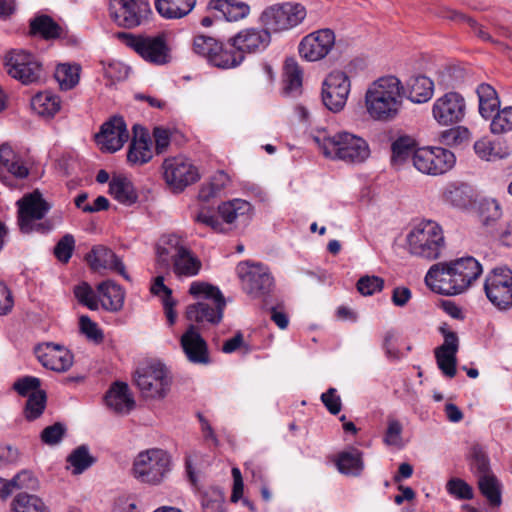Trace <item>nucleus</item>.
I'll return each mask as SVG.
<instances>
[{"label":"nucleus","instance_id":"obj_46","mask_svg":"<svg viewBox=\"0 0 512 512\" xmlns=\"http://www.w3.org/2000/svg\"><path fill=\"white\" fill-rule=\"evenodd\" d=\"M466 72L457 66L445 67L437 72V84L443 89L455 88L465 80Z\"/></svg>","mask_w":512,"mask_h":512},{"label":"nucleus","instance_id":"obj_2","mask_svg":"<svg viewBox=\"0 0 512 512\" xmlns=\"http://www.w3.org/2000/svg\"><path fill=\"white\" fill-rule=\"evenodd\" d=\"M155 266L158 271H173L182 278L196 276L202 263L179 235L166 234L156 245Z\"/></svg>","mask_w":512,"mask_h":512},{"label":"nucleus","instance_id":"obj_24","mask_svg":"<svg viewBox=\"0 0 512 512\" xmlns=\"http://www.w3.org/2000/svg\"><path fill=\"white\" fill-rule=\"evenodd\" d=\"M271 42V34L262 28H246L229 39L233 48L243 53H257L265 50Z\"/></svg>","mask_w":512,"mask_h":512},{"label":"nucleus","instance_id":"obj_1","mask_svg":"<svg viewBox=\"0 0 512 512\" xmlns=\"http://www.w3.org/2000/svg\"><path fill=\"white\" fill-rule=\"evenodd\" d=\"M481 274V264L468 256L432 265L425 276V283L438 294L457 295L464 292Z\"/></svg>","mask_w":512,"mask_h":512},{"label":"nucleus","instance_id":"obj_23","mask_svg":"<svg viewBox=\"0 0 512 512\" xmlns=\"http://www.w3.org/2000/svg\"><path fill=\"white\" fill-rule=\"evenodd\" d=\"M35 354L40 363L47 369L64 372L73 364L72 353L59 344L44 343L35 348Z\"/></svg>","mask_w":512,"mask_h":512},{"label":"nucleus","instance_id":"obj_57","mask_svg":"<svg viewBox=\"0 0 512 512\" xmlns=\"http://www.w3.org/2000/svg\"><path fill=\"white\" fill-rule=\"evenodd\" d=\"M456 354L457 353L435 351V357L439 369L449 378H453L456 375Z\"/></svg>","mask_w":512,"mask_h":512},{"label":"nucleus","instance_id":"obj_25","mask_svg":"<svg viewBox=\"0 0 512 512\" xmlns=\"http://www.w3.org/2000/svg\"><path fill=\"white\" fill-rule=\"evenodd\" d=\"M180 343L189 362L204 365L210 362L207 343L195 325L188 326L186 332L181 336Z\"/></svg>","mask_w":512,"mask_h":512},{"label":"nucleus","instance_id":"obj_15","mask_svg":"<svg viewBox=\"0 0 512 512\" xmlns=\"http://www.w3.org/2000/svg\"><path fill=\"white\" fill-rule=\"evenodd\" d=\"M7 73L23 84L34 83L41 77L42 67L34 55L24 50H12L5 56Z\"/></svg>","mask_w":512,"mask_h":512},{"label":"nucleus","instance_id":"obj_37","mask_svg":"<svg viewBox=\"0 0 512 512\" xmlns=\"http://www.w3.org/2000/svg\"><path fill=\"white\" fill-rule=\"evenodd\" d=\"M35 113L45 118H52L61 108L60 98L48 91L40 92L31 99Z\"/></svg>","mask_w":512,"mask_h":512},{"label":"nucleus","instance_id":"obj_26","mask_svg":"<svg viewBox=\"0 0 512 512\" xmlns=\"http://www.w3.org/2000/svg\"><path fill=\"white\" fill-rule=\"evenodd\" d=\"M28 174L29 170L22 160V157L16 153L9 144L3 143L0 146V180L4 184L11 185L8 175L23 179L26 178Z\"/></svg>","mask_w":512,"mask_h":512},{"label":"nucleus","instance_id":"obj_50","mask_svg":"<svg viewBox=\"0 0 512 512\" xmlns=\"http://www.w3.org/2000/svg\"><path fill=\"white\" fill-rule=\"evenodd\" d=\"M402 433H403L402 423L398 419H396L392 416H388L387 428L385 430L384 437H383L384 444L387 446L402 448L403 447Z\"/></svg>","mask_w":512,"mask_h":512},{"label":"nucleus","instance_id":"obj_58","mask_svg":"<svg viewBox=\"0 0 512 512\" xmlns=\"http://www.w3.org/2000/svg\"><path fill=\"white\" fill-rule=\"evenodd\" d=\"M65 433V425L60 422H57L43 429L40 438L44 444L54 446L62 441Z\"/></svg>","mask_w":512,"mask_h":512},{"label":"nucleus","instance_id":"obj_59","mask_svg":"<svg viewBox=\"0 0 512 512\" xmlns=\"http://www.w3.org/2000/svg\"><path fill=\"white\" fill-rule=\"evenodd\" d=\"M75 248V239L71 234L64 235L54 247L55 257L63 263H67Z\"/></svg>","mask_w":512,"mask_h":512},{"label":"nucleus","instance_id":"obj_4","mask_svg":"<svg viewBox=\"0 0 512 512\" xmlns=\"http://www.w3.org/2000/svg\"><path fill=\"white\" fill-rule=\"evenodd\" d=\"M312 139L325 157L339 159L347 163H362L370 154L367 142L348 132L328 135L326 131H319L313 135Z\"/></svg>","mask_w":512,"mask_h":512},{"label":"nucleus","instance_id":"obj_39","mask_svg":"<svg viewBox=\"0 0 512 512\" xmlns=\"http://www.w3.org/2000/svg\"><path fill=\"white\" fill-rule=\"evenodd\" d=\"M336 465L341 473L358 476L364 468L362 452L356 448L343 451L339 453Z\"/></svg>","mask_w":512,"mask_h":512},{"label":"nucleus","instance_id":"obj_12","mask_svg":"<svg viewBox=\"0 0 512 512\" xmlns=\"http://www.w3.org/2000/svg\"><path fill=\"white\" fill-rule=\"evenodd\" d=\"M237 273L244 291L254 298L269 294L273 288L274 279L269 269L260 263L242 262L237 266Z\"/></svg>","mask_w":512,"mask_h":512},{"label":"nucleus","instance_id":"obj_62","mask_svg":"<svg viewBox=\"0 0 512 512\" xmlns=\"http://www.w3.org/2000/svg\"><path fill=\"white\" fill-rule=\"evenodd\" d=\"M39 387L40 380L32 376L20 378L13 384L14 390L17 391L19 395L28 397L33 392L41 391Z\"/></svg>","mask_w":512,"mask_h":512},{"label":"nucleus","instance_id":"obj_13","mask_svg":"<svg viewBox=\"0 0 512 512\" xmlns=\"http://www.w3.org/2000/svg\"><path fill=\"white\" fill-rule=\"evenodd\" d=\"M455 164L454 154L442 147L420 148L414 153L413 165L421 173L440 175L449 171Z\"/></svg>","mask_w":512,"mask_h":512},{"label":"nucleus","instance_id":"obj_51","mask_svg":"<svg viewBox=\"0 0 512 512\" xmlns=\"http://www.w3.org/2000/svg\"><path fill=\"white\" fill-rule=\"evenodd\" d=\"M491 132L501 134L512 130V106L498 109L496 114L492 116L490 124Z\"/></svg>","mask_w":512,"mask_h":512},{"label":"nucleus","instance_id":"obj_28","mask_svg":"<svg viewBox=\"0 0 512 512\" xmlns=\"http://www.w3.org/2000/svg\"><path fill=\"white\" fill-rule=\"evenodd\" d=\"M109 12L115 23L125 28L136 27L141 22L139 8L134 0H110Z\"/></svg>","mask_w":512,"mask_h":512},{"label":"nucleus","instance_id":"obj_14","mask_svg":"<svg viewBox=\"0 0 512 512\" xmlns=\"http://www.w3.org/2000/svg\"><path fill=\"white\" fill-rule=\"evenodd\" d=\"M122 36L127 39V45L145 61L155 65H165L170 62V50L163 35L151 37L122 34Z\"/></svg>","mask_w":512,"mask_h":512},{"label":"nucleus","instance_id":"obj_56","mask_svg":"<svg viewBox=\"0 0 512 512\" xmlns=\"http://www.w3.org/2000/svg\"><path fill=\"white\" fill-rule=\"evenodd\" d=\"M357 290L360 294L364 296L373 295L376 292L382 291L384 287V280L378 276H362L357 281Z\"/></svg>","mask_w":512,"mask_h":512},{"label":"nucleus","instance_id":"obj_16","mask_svg":"<svg viewBox=\"0 0 512 512\" xmlns=\"http://www.w3.org/2000/svg\"><path fill=\"white\" fill-rule=\"evenodd\" d=\"M466 113L465 98L457 92H447L437 98L432 106L434 119L444 126L461 122Z\"/></svg>","mask_w":512,"mask_h":512},{"label":"nucleus","instance_id":"obj_41","mask_svg":"<svg viewBox=\"0 0 512 512\" xmlns=\"http://www.w3.org/2000/svg\"><path fill=\"white\" fill-rule=\"evenodd\" d=\"M96 459L90 454L86 445L76 447L67 457V469L72 468L73 475L82 474L89 469Z\"/></svg>","mask_w":512,"mask_h":512},{"label":"nucleus","instance_id":"obj_3","mask_svg":"<svg viewBox=\"0 0 512 512\" xmlns=\"http://www.w3.org/2000/svg\"><path fill=\"white\" fill-rule=\"evenodd\" d=\"M404 86L395 76L381 77L366 91L365 106L369 116L377 121H391L402 107Z\"/></svg>","mask_w":512,"mask_h":512},{"label":"nucleus","instance_id":"obj_32","mask_svg":"<svg viewBox=\"0 0 512 512\" xmlns=\"http://www.w3.org/2000/svg\"><path fill=\"white\" fill-rule=\"evenodd\" d=\"M434 92V82L424 75L411 76L404 86L403 94L413 103H425L429 101Z\"/></svg>","mask_w":512,"mask_h":512},{"label":"nucleus","instance_id":"obj_40","mask_svg":"<svg viewBox=\"0 0 512 512\" xmlns=\"http://www.w3.org/2000/svg\"><path fill=\"white\" fill-rule=\"evenodd\" d=\"M244 58L243 53L237 48H233L229 42L228 47H223L220 43V49L216 51L210 63L219 68L229 69L240 65Z\"/></svg>","mask_w":512,"mask_h":512},{"label":"nucleus","instance_id":"obj_54","mask_svg":"<svg viewBox=\"0 0 512 512\" xmlns=\"http://www.w3.org/2000/svg\"><path fill=\"white\" fill-rule=\"evenodd\" d=\"M74 295L82 305L87 306L90 310H98V295L88 283L82 282L75 286Z\"/></svg>","mask_w":512,"mask_h":512},{"label":"nucleus","instance_id":"obj_33","mask_svg":"<svg viewBox=\"0 0 512 512\" xmlns=\"http://www.w3.org/2000/svg\"><path fill=\"white\" fill-rule=\"evenodd\" d=\"M196 5V0H155L159 15L168 20L182 19L189 15Z\"/></svg>","mask_w":512,"mask_h":512},{"label":"nucleus","instance_id":"obj_43","mask_svg":"<svg viewBox=\"0 0 512 512\" xmlns=\"http://www.w3.org/2000/svg\"><path fill=\"white\" fill-rule=\"evenodd\" d=\"M393 164H402L408 158L414 157L416 149V142L410 136H401L397 138L391 145Z\"/></svg>","mask_w":512,"mask_h":512},{"label":"nucleus","instance_id":"obj_27","mask_svg":"<svg viewBox=\"0 0 512 512\" xmlns=\"http://www.w3.org/2000/svg\"><path fill=\"white\" fill-rule=\"evenodd\" d=\"M86 260L94 271L110 269L119 273L124 279L130 280V276L127 274L121 259L105 246L98 245L93 247L86 255Z\"/></svg>","mask_w":512,"mask_h":512},{"label":"nucleus","instance_id":"obj_38","mask_svg":"<svg viewBox=\"0 0 512 512\" xmlns=\"http://www.w3.org/2000/svg\"><path fill=\"white\" fill-rule=\"evenodd\" d=\"M479 100V113L483 118H490L498 111L500 101L496 90L489 84L482 83L476 90Z\"/></svg>","mask_w":512,"mask_h":512},{"label":"nucleus","instance_id":"obj_36","mask_svg":"<svg viewBox=\"0 0 512 512\" xmlns=\"http://www.w3.org/2000/svg\"><path fill=\"white\" fill-rule=\"evenodd\" d=\"M302 93V71L293 58H288L284 65L283 94L298 97Z\"/></svg>","mask_w":512,"mask_h":512},{"label":"nucleus","instance_id":"obj_21","mask_svg":"<svg viewBox=\"0 0 512 512\" xmlns=\"http://www.w3.org/2000/svg\"><path fill=\"white\" fill-rule=\"evenodd\" d=\"M335 44L334 32L328 28L305 36L299 44V53L307 61L324 58Z\"/></svg>","mask_w":512,"mask_h":512},{"label":"nucleus","instance_id":"obj_29","mask_svg":"<svg viewBox=\"0 0 512 512\" xmlns=\"http://www.w3.org/2000/svg\"><path fill=\"white\" fill-rule=\"evenodd\" d=\"M105 401L107 406L118 414H127L135 406L128 385L120 381L112 384L106 393Z\"/></svg>","mask_w":512,"mask_h":512},{"label":"nucleus","instance_id":"obj_60","mask_svg":"<svg viewBox=\"0 0 512 512\" xmlns=\"http://www.w3.org/2000/svg\"><path fill=\"white\" fill-rule=\"evenodd\" d=\"M447 490L451 495L459 499L469 500L473 498V490L465 481L455 478L447 483Z\"/></svg>","mask_w":512,"mask_h":512},{"label":"nucleus","instance_id":"obj_52","mask_svg":"<svg viewBox=\"0 0 512 512\" xmlns=\"http://www.w3.org/2000/svg\"><path fill=\"white\" fill-rule=\"evenodd\" d=\"M478 211L485 225L498 220L502 215L500 204L495 199L490 198L482 199L479 202Z\"/></svg>","mask_w":512,"mask_h":512},{"label":"nucleus","instance_id":"obj_31","mask_svg":"<svg viewBox=\"0 0 512 512\" xmlns=\"http://www.w3.org/2000/svg\"><path fill=\"white\" fill-rule=\"evenodd\" d=\"M97 292L98 301L105 310L118 312L122 309L125 292L120 285L107 280L97 286Z\"/></svg>","mask_w":512,"mask_h":512},{"label":"nucleus","instance_id":"obj_5","mask_svg":"<svg viewBox=\"0 0 512 512\" xmlns=\"http://www.w3.org/2000/svg\"><path fill=\"white\" fill-rule=\"evenodd\" d=\"M189 293L194 297H203L187 307L186 317L189 321L208 322L213 325L221 322L226 302L218 287L204 282H193Z\"/></svg>","mask_w":512,"mask_h":512},{"label":"nucleus","instance_id":"obj_44","mask_svg":"<svg viewBox=\"0 0 512 512\" xmlns=\"http://www.w3.org/2000/svg\"><path fill=\"white\" fill-rule=\"evenodd\" d=\"M478 487L491 506L498 507L501 505V484L495 475L490 474L480 477Z\"/></svg>","mask_w":512,"mask_h":512},{"label":"nucleus","instance_id":"obj_42","mask_svg":"<svg viewBox=\"0 0 512 512\" xmlns=\"http://www.w3.org/2000/svg\"><path fill=\"white\" fill-rule=\"evenodd\" d=\"M32 34H39L45 39L57 38L62 33V28L48 15H40L30 22Z\"/></svg>","mask_w":512,"mask_h":512},{"label":"nucleus","instance_id":"obj_9","mask_svg":"<svg viewBox=\"0 0 512 512\" xmlns=\"http://www.w3.org/2000/svg\"><path fill=\"white\" fill-rule=\"evenodd\" d=\"M170 470L168 454L161 449L141 452L133 464L134 476L143 483L159 484Z\"/></svg>","mask_w":512,"mask_h":512},{"label":"nucleus","instance_id":"obj_20","mask_svg":"<svg viewBox=\"0 0 512 512\" xmlns=\"http://www.w3.org/2000/svg\"><path fill=\"white\" fill-rule=\"evenodd\" d=\"M17 205L19 207L18 223L24 233L31 232L33 230L32 222L44 218L50 209L49 204L38 190L23 196L17 201Z\"/></svg>","mask_w":512,"mask_h":512},{"label":"nucleus","instance_id":"obj_45","mask_svg":"<svg viewBox=\"0 0 512 512\" xmlns=\"http://www.w3.org/2000/svg\"><path fill=\"white\" fill-rule=\"evenodd\" d=\"M14 512H48L45 503L36 495L19 493L12 503Z\"/></svg>","mask_w":512,"mask_h":512},{"label":"nucleus","instance_id":"obj_19","mask_svg":"<svg viewBox=\"0 0 512 512\" xmlns=\"http://www.w3.org/2000/svg\"><path fill=\"white\" fill-rule=\"evenodd\" d=\"M164 178L175 190H183L199 179L197 168L183 157L166 159L163 163Z\"/></svg>","mask_w":512,"mask_h":512},{"label":"nucleus","instance_id":"obj_8","mask_svg":"<svg viewBox=\"0 0 512 512\" xmlns=\"http://www.w3.org/2000/svg\"><path fill=\"white\" fill-rule=\"evenodd\" d=\"M251 210L252 206L249 202L242 199H234L218 207V212L225 223H222L215 214H212L206 208H202L195 215L194 220L210 227L215 232L228 233L231 230L230 225L240 218L247 219Z\"/></svg>","mask_w":512,"mask_h":512},{"label":"nucleus","instance_id":"obj_17","mask_svg":"<svg viewBox=\"0 0 512 512\" xmlns=\"http://www.w3.org/2000/svg\"><path fill=\"white\" fill-rule=\"evenodd\" d=\"M349 77L342 71H332L325 79L322 88V101L332 112L341 111L350 93Z\"/></svg>","mask_w":512,"mask_h":512},{"label":"nucleus","instance_id":"obj_61","mask_svg":"<svg viewBox=\"0 0 512 512\" xmlns=\"http://www.w3.org/2000/svg\"><path fill=\"white\" fill-rule=\"evenodd\" d=\"M80 330L89 340L95 343H100L103 340L102 331L88 316L80 317Z\"/></svg>","mask_w":512,"mask_h":512},{"label":"nucleus","instance_id":"obj_22","mask_svg":"<svg viewBox=\"0 0 512 512\" xmlns=\"http://www.w3.org/2000/svg\"><path fill=\"white\" fill-rule=\"evenodd\" d=\"M102 151L113 153L120 150L129 138V133L122 117L114 116L102 124L95 136Z\"/></svg>","mask_w":512,"mask_h":512},{"label":"nucleus","instance_id":"obj_63","mask_svg":"<svg viewBox=\"0 0 512 512\" xmlns=\"http://www.w3.org/2000/svg\"><path fill=\"white\" fill-rule=\"evenodd\" d=\"M439 331L444 337V342L437 347L435 351L457 353L459 348V339L455 332L449 331L446 327L441 326Z\"/></svg>","mask_w":512,"mask_h":512},{"label":"nucleus","instance_id":"obj_7","mask_svg":"<svg viewBox=\"0 0 512 512\" xmlns=\"http://www.w3.org/2000/svg\"><path fill=\"white\" fill-rule=\"evenodd\" d=\"M134 382L143 397L163 399L170 390L172 377L164 364L152 361L136 369Z\"/></svg>","mask_w":512,"mask_h":512},{"label":"nucleus","instance_id":"obj_48","mask_svg":"<svg viewBox=\"0 0 512 512\" xmlns=\"http://www.w3.org/2000/svg\"><path fill=\"white\" fill-rule=\"evenodd\" d=\"M471 468L479 479L482 476L492 474L489 459L480 445H473L470 451Z\"/></svg>","mask_w":512,"mask_h":512},{"label":"nucleus","instance_id":"obj_55","mask_svg":"<svg viewBox=\"0 0 512 512\" xmlns=\"http://www.w3.org/2000/svg\"><path fill=\"white\" fill-rule=\"evenodd\" d=\"M8 487L11 492L16 488L35 490L38 487V480L32 472L23 470L8 480Z\"/></svg>","mask_w":512,"mask_h":512},{"label":"nucleus","instance_id":"obj_53","mask_svg":"<svg viewBox=\"0 0 512 512\" xmlns=\"http://www.w3.org/2000/svg\"><path fill=\"white\" fill-rule=\"evenodd\" d=\"M46 406V393L44 391H36L29 395L25 406V415L28 420L38 418L44 411Z\"/></svg>","mask_w":512,"mask_h":512},{"label":"nucleus","instance_id":"obj_64","mask_svg":"<svg viewBox=\"0 0 512 512\" xmlns=\"http://www.w3.org/2000/svg\"><path fill=\"white\" fill-rule=\"evenodd\" d=\"M321 401L331 414L337 415L341 411V399L340 396L337 395L335 388H329L323 393L321 395Z\"/></svg>","mask_w":512,"mask_h":512},{"label":"nucleus","instance_id":"obj_30","mask_svg":"<svg viewBox=\"0 0 512 512\" xmlns=\"http://www.w3.org/2000/svg\"><path fill=\"white\" fill-rule=\"evenodd\" d=\"M133 132L134 138L129 146L127 159L132 164L142 165L152 158L150 137L144 128L138 125L133 126Z\"/></svg>","mask_w":512,"mask_h":512},{"label":"nucleus","instance_id":"obj_10","mask_svg":"<svg viewBox=\"0 0 512 512\" xmlns=\"http://www.w3.org/2000/svg\"><path fill=\"white\" fill-rule=\"evenodd\" d=\"M306 16L301 4H276L266 8L260 15L262 26L271 32H281L300 24Z\"/></svg>","mask_w":512,"mask_h":512},{"label":"nucleus","instance_id":"obj_49","mask_svg":"<svg viewBox=\"0 0 512 512\" xmlns=\"http://www.w3.org/2000/svg\"><path fill=\"white\" fill-rule=\"evenodd\" d=\"M220 43L209 36L198 35L193 40V51L211 62V58L214 56L216 51H219Z\"/></svg>","mask_w":512,"mask_h":512},{"label":"nucleus","instance_id":"obj_18","mask_svg":"<svg viewBox=\"0 0 512 512\" xmlns=\"http://www.w3.org/2000/svg\"><path fill=\"white\" fill-rule=\"evenodd\" d=\"M206 11L208 15L201 19L203 27H210L214 21H239L250 13V7L244 2L234 0H210Z\"/></svg>","mask_w":512,"mask_h":512},{"label":"nucleus","instance_id":"obj_6","mask_svg":"<svg viewBox=\"0 0 512 512\" xmlns=\"http://www.w3.org/2000/svg\"><path fill=\"white\" fill-rule=\"evenodd\" d=\"M407 250L425 260L438 259L445 249V237L441 226L426 220L415 225L406 236Z\"/></svg>","mask_w":512,"mask_h":512},{"label":"nucleus","instance_id":"obj_35","mask_svg":"<svg viewBox=\"0 0 512 512\" xmlns=\"http://www.w3.org/2000/svg\"><path fill=\"white\" fill-rule=\"evenodd\" d=\"M443 200L457 208H465L474 199V192L466 183H449L442 194Z\"/></svg>","mask_w":512,"mask_h":512},{"label":"nucleus","instance_id":"obj_11","mask_svg":"<svg viewBox=\"0 0 512 512\" xmlns=\"http://www.w3.org/2000/svg\"><path fill=\"white\" fill-rule=\"evenodd\" d=\"M484 291L488 300L499 310L512 307V270L496 267L486 276Z\"/></svg>","mask_w":512,"mask_h":512},{"label":"nucleus","instance_id":"obj_47","mask_svg":"<svg viewBox=\"0 0 512 512\" xmlns=\"http://www.w3.org/2000/svg\"><path fill=\"white\" fill-rule=\"evenodd\" d=\"M79 67L77 65L60 64L56 68L55 78L61 89H72L79 81Z\"/></svg>","mask_w":512,"mask_h":512},{"label":"nucleus","instance_id":"obj_34","mask_svg":"<svg viewBox=\"0 0 512 512\" xmlns=\"http://www.w3.org/2000/svg\"><path fill=\"white\" fill-rule=\"evenodd\" d=\"M109 193L119 203L131 206L138 201L137 191L130 179L125 176H114L109 183Z\"/></svg>","mask_w":512,"mask_h":512}]
</instances>
